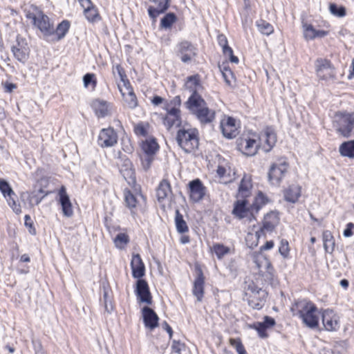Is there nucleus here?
<instances>
[{"label": "nucleus", "instance_id": "1", "mask_svg": "<svg viewBox=\"0 0 354 354\" xmlns=\"http://www.w3.org/2000/svg\"><path fill=\"white\" fill-rule=\"evenodd\" d=\"M185 105L202 124H209L215 118L214 111L209 109L206 102L196 92L192 93Z\"/></svg>", "mask_w": 354, "mask_h": 354}, {"label": "nucleus", "instance_id": "2", "mask_svg": "<svg viewBox=\"0 0 354 354\" xmlns=\"http://www.w3.org/2000/svg\"><path fill=\"white\" fill-rule=\"evenodd\" d=\"M294 316L299 317L303 323L310 328L319 325V312L317 306L310 300L297 301L291 308Z\"/></svg>", "mask_w": 354, "mask_h": 354}, {"label": "nucleus", "instance_id": "3", "mask_svg": "<svg viewBox=\"0 0 354 354\" xmlns=\"http://www.w3.org/2000/svg\"><path fill=\"white\" fill-rule=\"evenodd\" d=\"M333 127L339 135L349 138L354 129V113L337 112L334 116Z\"/></svg>", "mask_w": 354, "mask_h": 354}, {"label": "nucleus", "instance_id": "4", "mask_svg": "<svg viewBox=\"0 0 354 354\" xmlns=\"http://www.w3.org/2000/svg\"><path fill=\"white\" fill-rule=\"evenodd\" d=\"M176 140L178 145L187 153L194 151L198 146V139L195 129H179Z\"/></svg>", "mask_w": 354, "mask_h": 354}, {"label": "nucleus", "instance_id": "5", "mask_svg": "<svg viewBox=\"0 0 354 354\" xmlns=\"http://www.w3.org/2000/svg\"><path fill=\"white\" fill-rule=\"evenodd\" d=\"M176 54L182 62L188 64L197 55V48L191 41L183 40L176 44Z\"/></svg>", "mask_w": 354, "mask_h": 354}, {"label": "nucleus", "instance_id": "6", "mask_svg": "<svg viewBox=\"0 0 354 354\" xmlns=\"http://www.w3.org/2000/svg\"><path fill=\"white\" fill-rule=\"evenodd\" d=\"M0 191L6 198L8 205L17 214L21 213V205L17 203V196L11 186L4 179L0 178Z\"/></svg>", "mask_w": 354, "mask_h": 354}, {"label": "nucleus", "instance_id": "7", "mask_svg": "<svg viewBox=\"0 0 354 354\" xmlns=\"http://www.w3.org/2000/svg\"><path fill=\"white\" fill-rule=\"evenodd\" d=\"M288 163L283 159L273 163L268 172V179L271 184L278 185L284 177L288 169Z\"/></svg>", "mask_w": 354, "mask_h": 354}, {"label": "nucleus", "instance_id": "8", "mask_svg": "<svg viewBox=\"0 0 354 354\" xmlns=\"http://www.w3.org/2000/svg\"><path fill=\"white\" fill-rule=\"evenodd\" d=\"M118 136L113 128L109 127L100 130L97 145L102 148L112 147L118 143Z\"/></svg>", "mask_w": 354, "mask_h": 354}, {"label": "nucleus", "instance_id": "9", "mask_svg": "<svg viewBox=\"0 0 354 354\" xmlns=\"http://www.w3.org/2000/svg\"><path fill=\"white\" fill-rule=\"evenodd\" d=\"M315 68L319 79L327 80L335 77V69L329 60L322 58L317 59L315 62Z\"/></svg>", "mask_w": 354, "mask_h": 354}, {"label": "nucleus", "instance_id": "10", "mask_svg": "<svg viewBox=\"0 0 354 354\" xmlns=\"http://www.w3.org/2000/svg\"><path fill=\"white\" fill-rule=\"evenodd\" d=\"M237 149L244 155L254 156L257 151L259 144L255 139L249 138H240L236 141Z\"/></svg>", "mask_w": 354, "mask_h": 354}, {"label": "nucleus", "instance_id": "11", "mask_svg": "<svg viewBox=\"0 0 354 354\" xmlns=\"http://www.w3.org/2000/svg\"><path fill=\"white\" fill-rule=\"evenodd\" d=\"M232 214L239 219L254 217V212L251 211V205L248 206L247 199L236 198L234 203Z\"/></svg>", "mask_w": 354, "mask_h": 354}, {"label": "nucleus", "instance_id": "12", "mask_svg": "<svg viewBox=\"0 0 354 354\" xmlns=\"http://www.w3.org/2000/svg\"><path fill=\"white\" fill-rule=\"evenodd\" d=\"M189 189L190 199L194 203H198L203 198L206 188L201 180L196 178L189 183Z\"/></svg>", "mask_w": 354, "mask_h": 354}, {"label": "nucleus", "instance_id": "13", "mask_svg": "<svg viewBox=\"0 0 354 354\" xmlns=\"http://www.w3.org/2000/svg\"><path fill=\"white\" fill-rule=\"evenodd\" d=\"M135 292L140 302L151 304L152 297L148 283L145 279H138Z\"/></svg>", "mask_w": 354, "mask_h": 354}, {"label": "nucleus", "instance_id": "14", "mask_svg": "<svg viewBox=\"0 0 354 354\" xmlns=\"http://www.w3.org/2000/svg\"><path fill=\"white\" fill-rule=\"evenodd\" d=\"M121 161L119 166L120 174L129 185H133L136 183V176L131 161L127 158H122Z\"/></svg>", "mask_w": 354, "mask_h": 354}, {"label": "nucleus", "instance_id": "15", "mask_svg": "<svg viewBox=\"0 0 354 354\" xmlns=\"http://www.w3.org/2000/svg\"><path fill=\"white\" fill-rule=\"evenodd\" d=\"M34 26L41 32L45 37L51 36L55 33L53 25L50 23L49 17L41 11H39V17Z\"/></svg>", "mask_w": 354, "mask_h": 354}, {"label": "nucleus", "instance_id": "16", "mask_svg": "<svg viewBox=\"0 0 354 354\" xmlns=\"http://www.w3.org/2000/svg\"><path fill=\"white\" fill-rule=\"evenodd\" d=\"M322 324L325 330L336 331L339 328V322L337 315L332 310H324L322 313Z\"/></svg>", "mask_w": 354, "mask_h": 354}, {"label": "nucleus", "instance_id": "17", "mask_svg": "<svg viewBox=\"0 0 354 354\" xmlns=\"http://www.w3.org/2000/svg\"><path fill=\"white\" fill-rule=\"evenodd\" d=\"M252 187L253 185L251 176L248 174H244L239 185L236 198L247 199L250 197L252 195Z\"/></svg>", "mask_w": 354, "mask_h": 354}, {"label": "nucleus", "instance_id": "18", "mask_svg": "<svg viewBox=\"0 0 354 354\" xmlns=\"http://www.w3.org/2000/svg\"><path fill=\"white\" fill-rule=\"evenodd\" d=\"M220 127L224 137L228 139L234 138L238 134V129L236 127V120L232 117H227L221 122Z\"/></svg>", "mask_w": 354, "mask_h": 354}, {"label": "nucleus", "instance_id": "19", "mask_svg": "<svg viewBox=\"0 0 354 354\" xmlns=\"http://www.w3.org/2000/svg\"><path fill=\"white\" fill-rule=\"evenodd\" d=\"M279 216L277 213L274 212H271L268 213L265 216L263 222V225L261 227L260 230L256 232L258 238L260 237L261 234L264 233V232H271L273 231L276 225L279 222Z\"/></svg>", "mask_w": 354, "mask_h": 354}, {"label": "nucleus", "instance_id": "20", "mask_svg": "<svg viewBox=\"0 0 354 354\" xmlns=\"http://www.w3.org/2000/svg\"><path fill=\"white\" fill-rule=\"evenodd\" d=\"M58 196L59 203L62 206L64 216L66 217H71L73 214V210L69 196L66 193V189L64 186L60 187Z\"/></svg>", "mask_w": 354, "mask_h": 354}, {"label": "nucleus", "instance_id": "21", "mask_svg": "<svg viewBox=\"0 0 354 354\" xmlns=\"http://www.w3.org/2000/svg\"><path fill=\"white\" fill-rule=\"evenodd\" d=\"M205 277L201 268L197 269V277L194 281L193 295L198 301H201L204 296Z\"/></svg>", "mask_w": 354, "mask_h": 354}, {"label": "nucleus", "instance_id": "22", "mask_svg": "<svg viewBox=\"0 0 354 354\" xmlns=\"http://www.w3.org/2000/svg\"><path fill=\"white\" fill-rule=\"evenodd\" d=\"M132 276L135 279H140L145 274V266L140 254H133L131 261Z\"/></svg>", "mask_w": 354, "mask_h": 354}, {"label": "nucleus", "instance_id": "23", "mask_svg": "<svg viewBox=\"0 0 354 354\" xmlns=\"http://www.w3.org/2000/svg\"><path fill=\"white\" fill-rule=\"evenodd\" d=\"M145 326L150 330L154 329L158 325V317L155 311L148 306L142 310Z\"/></svg>", "mask_w": 354, "mask_h": 354}, {"label": "nucleus", "instance_id": "24", "mask_svg": "<svg viewBox=\"0 0 354 354\" xmlns=\"http://www.w3.org/2000/svg\"><path fill=\"white\" fill-rule=\"evenodd\" d=\"M79 1L84 9V15L88 21L93 23L100 20V16L91 0H79Z\"/></svg>", "mask_w": 354, "mask_h": 354}, {"label": "nucleus", "instance_id": "25", "mask_svg": "<svg viewBox=\"0 0 354 354\" xmlns=\"http://www.w3.org/2000/svg\"><path fill=\"white\" fill-rule=\"evenodd\" d=\"M91 105L98 118H104L109 114L111 104L106 100L95 99L91 102Z\"/></svg>", "mask_w": 354, "mask_h": 354}, {"label": "nucleus", "instance_id": "26", "mask_svg": "<svg viewBox=\"0 0 354 354\" xmlns=\"http://www.w3.org/2000/svg\"><path fill=\"white\" fill-rule=\"evenodd\" d=\"M218 45L222 48L223 53L225 56L229 57L231 62L234 64L239 63V59L234 55L233 50L228 45L227 39L223 34H219L217 37Z\"/></svg>", "mask_w": 354, "mask_h": 354}, {"label": "nucleus", "instance_id": "27", "mask_svg": "<svg viewBox=\"0 0 354 354\" xmlns=\"http://www.w3.org/2000/svg\"><path fill=\"white\" fill-rule=\"evenodd\" d=\"M260 295H250L248 299V305L253 309L260 310L265 305L267 292L264 290H258Z\"/></svg>", "mask_w": 354, "mask_h": 354}, {"label": "nucleus", "instance_id": "28", "mask_svg": "<svg viewBox=\"0 0 354 354\" xmlns=\"http://www.w3.org/2000/svg\"><path fill=\"white\" fill-rule=\"evenodd\" d=\"M301 187L299 185H291L284 190V198L286 201L295 203L301 196Z\"/></svg>", "mask_w": 354, "mask_h": 354}, {"label": "nucleus", "instance_id": "29", "mask_svg": "<svg viewBox=\"0 0 354 354\" xmlns=\"http://www.w3.org/2000/svg\"><path fill=\"white\" fill-rule=\"evenodd\" d=\"M27 194V200L28 201L30 207L39 205L41 201L48 194V192H45L43 189H39L37 192H33L30 194L23 193L21 197H24Z\"/></svg>", "mask_w": 354, "mask_h": 354}, {"label": "nucleus", "instance_id": "30", "mask_svg": "<svg viewBox=\"0 0 354 354\" xmlns=\"http://www.w3.org/2000/svg\"><path fill=\"white\" fill-rule=\"evenodd\" d=\"M171 194V185L169 181L163 179L160 181L157 189L156 195L159 202H162Z\"/></svg>", "mask_w": 354, "mask_h": 354}, {"label": "nucleus", "instance_id": "31", "mask_svg": "<svg viewBox=\"0 0 354 354\" xmlns=\"http://www.w3.org/2000/svg\"><path fill=\"white\" fill-rule=\"evenodd\" d=\"M339 152L343 157L354 159V140L342 142L339 147Z\"/></svg>", "mask_w": 354, "mask_h": 354}, {"label": "nucleus", "instance_id": "32", "mask_svg": "<svg viewBox=\"0 0 354 354\" xmlns=\"http://www.w3.org/2000/svg\"><path fill=\"white\" fill-rule=\"evenodd\" d=\"M158 148V144L155 138L147 139L142 144V149L146 155L153 156Z\"/></svg>", "mask_w": 354, "mask_h": 354}, {"label": "nucleus", "instance_id": "33", "mask_svg": "<svg viewBox=\"0 0 354 354\" xmlns=\"http://www.w3.org/2000/svg\"><path fill=\"white\" fill-rule=\"evenodd\" d=\"M268 198L261 192L254 197V201L251 205V211L254 214L258 213L259 209L268 203Z\"/></svg>", "mask_w": 354, "mask_h": 354}, {"label": "nucleus", "instance_id": "34", "mask_svg": "<svg viewBox=\"0 0 354 354\" xmlns=\"http://www.w3.org/2000/svg\"><path fill=\"white\" fill-rule=\"evenodd\" d=\"M11 52L14 57L22 64H25L28 58L30 55V48H17L15 47H11Z\"/></svg>", "mask_w": 354, "mask_h": 354}, {"label": "nucleus", "instance_id": "35", "mask_svg": "<svg viewBox=\"0 0 354 354\" xmlns=\"http://www.w3.org/2000/svg\"><path fill=\"white\" fill-rule=\"evenodd\" d=\"M263 137L265 138L264 142L267 145V147H264V150L268 152L274 146L277 142V136L271 129L268 128L265 131Z\"/></svg>", "mask_w": 354, "mask_h": 354}, {"label": "nucleus", "instance_id": "36", "mask_svg": "<svg viewBox=\"0 0 354 354\" xmlns=\"http://www.w3.org/2000/svg\"><path fill=\"white\" fill-rule=\"evenodd\" d=\"M181 123V115H165L163 118V124L167 130H170L173 127H179Z\"/></svg>", "mask_w": 354, "mask_h": 354}, {"label": "nucleus", "instance_id": "37", "mask_svg": "<svg viewBox=\"0 0 354 354\" xmlns=\"http://www.w3.org/2000/svg\"><path fill=\"white\" fill-rule=\"evenodd\" d=\"M322 239L324 247L326 252L332 253L334 250L335 241L334 237L329 230L323 232Z\"/></svg>", "mask_w": 354, "mask_h": 354}, {"label": "nucleus", "instance_id": "38", "mask_svg": "<svg viewBox=\"0 0 354 354\" xmlns=\"http://www.w3.org/2000/svg\"><path fill=\"white\" fill-rule=\"evenodd\" d=\"M175 223H176V230L178 232H179L180 234H183V233L188 232L189 228L187 225V223L183 219V216L180 213L178 209L176 210Z\"/></svg>", "mask_w": 354, "mask_h": 354}, {"label": "nucleus", "instance_id": "39", "mask_svg": "<svg viewBox=\"0 0 354 354\" xmlns=\"http://www.w3.org/2000/svg\"><path fill=\"white\" fill-rule=\"evenodd\" d=\"M185 86L189 89L192 93H197L198 88L201 87L200 77L198 75L189 76L185 82Z\"/></svg>", "mask_w": 354, "mask_h": 354}, {"label": "nucleus", "instance_id": "40", "mask_svg": "<svg viewBox=\"0 0 354 354\" xmlns=\"http://www.w3.org/2000/svg\"><path fill=\"white\" fill-rule=\"evenodd\" d=\"M69 28L70 22L67 20H64L59 24L54 33L56 35V39L58 41L63 39L68 32Z\"/></svg>", "mask_w": 354, "mask_h": 354}, {"label": "nucleus", "instance_id": "41", "mask_svg": "<svg viewBox=\"0 0 354 354\" xmlns=\"http://www.w3.org/2000/svg\"><path fill=\"white\" fill-rule=\"evenodd\" d=\"M211 251L215 253L218 259H221L224 256L230 253V249L223 244L214 243L211 248Z\"/></svg>", "mask_w": 354, "mask_h": 354}, {"label": "nucleus", "instance_id": "42", "mask_svg": "<svg viewBox=\"0 0 354 354\" xmlns=\"http://www.w3.org/2000/svg\"><path fill=\"white\" fill-rule=\"evenodd\" d=\"M258 30L266 35H270L274 31L273 26L268 21L259 19L256 22Z\"/></svg>", "mask_w": 354, "mask_h": 354}, {"label": "nucleus", "instance_id": "43", "mask_svg": "<svg viewBox=\"0 0 354 354\" xmlns=\"http://www.w3.org/2000/svg\"><path fill=\"white\" fill-rule=\"evenodd\" d=\"M177 20L176 15L173 12L166 14L160 21V26L164 28H169Z\"/></svg>", "mask_w": 354, "mask_h": 354}, {"label": "nucleus", "instance_id": "44", "mask_svg": "<svg viewBox=\"0 0 354 354\" xmlns=\"http://www.w3.org/2000/svg\"><path fill=\"white\" fill-rule=\"evenodd\" d=\"M124 201L127 207L129 209L135 208L137 205V199L132 192L129 189H125L124 192Z\"/></svg>", "mask_w": 354, "mask_h": 354}, {"label": "nucleus", "instance_id": "45", "mask_svg": "<svg viewBox=\"0 0 354 354\" xmlns=\"http://www.w3.org/2000/svg\"><path fill=\"white\" fill-rule=\"evenodd\" d=\"M129 242V236L125 233H119L114 239L115 245L118 248H123Z\"/></svg>", "mask_w": 354, "mask_h": 354}, {"label": "nucleus", "instance_id": "46", "mask_svg": "<svg viewBox=\"0 0 354 354\" xmlns=\"http://www.w3.org/2000/svg\"><path fill=\"white\" fill-rule=\"evenodd\" d=\"M304 36L306 40H313L315 39L316 29L311 24H303Z\"/></svg>", "mask_w": 354, "mask_h": 354}, {"label": "nucleus", "instance_id": "47", "mask_svg": "<svg viewBox=\"0 0 354 354\" xmlns=\"http://www.w3.org/2000/svg\"><path fill=\"white\" fill-rule=\"evenodd\" d=\"M149 125L148 123H144L142 122H140L134 125L133 131L134 133L137 136H147L148 132L147 129L149 128Z\"/></svg>", "mask_w": 354, "mask_h": 354}, {"label": "nucleus", "instance_id": "48", "mask_svg": "<svg viewBox=\"0 0 354 354\" xmlns=\"http://www.w3.org/2000/svg\"><path fill=\"white\" fill-rule=\"evenodd\" d=\"M329 10L335 16L342 17L346 15V9L344 6H338L335 3H330Z\"/></svg>", "mask_w": 354, "mask_h": 354}, {"label": "nucleus", "instance_id": "49", "mask_svg": "<svg viewBox=\"0 0 354 354\" xmlns=\"http://www.w3.org/2000/svg\"><path fill=\"white\" fill-rule=\"evenodd\" d=\"M124 100L130 109H134L138 105L137 97L131 89L128 91Z\"/></svg>", "mask_w": 354, "mask_h": 354}, {"label": "nucleus", "instance_id": "50", "mask_svg": "<svg viewBox=\"0 0 354 354\" xmlns=\"http://www.w3.org/2000/svg\"><path fill=\"white\" fill-rule=\"evenodd\" d=\"M230 344L235 348L238 354H247V352L245 349L244 346L243 345L241 339L239 338H230Z\"/></svg>", "mask_w": 354, "mask_h": 354}, {"label": "nucleus", "instance_id": "51", "mask_svg": "<svg viewBox=\"0 0 354 354\" xmlns=\"http://www.w3.org/2000/svg\"><path fill=\"white\" fill-rule=\"evenodd\" d=\"M250 328L257 330L259 337L264 338L268 336L266 333L267 328L262 324V322H255L250 326Z\"/></svg>", "mask_w": 354, "mask_h": 354}, {"label": "nucleus", "instance_id": "52", "mask_svg": "<svg viewBox=\"0 0 354 354\" xmlns=\"http://www.w3.org/2000/svg\"><path fill=\"white\" fill-rule=\"evenodd\" d=\"M167 10V3L165 4L164 7H162V10H158L157 8H154L153 6H149L148 8V13L150 17V18L153 19V20H156L157 17L164 13Z\"/></svg>", "mask_w": 354, "mask_h": 354}, {"label": "nucleus", "instance_id": "53", "mask_svg": "<svg viewBox=\"0 0 354 354\" xmlns=\"http://www.w3.org/2000/svg\"><path fill=\"white\" fill-rule=\"evenodd\" d=\"M11 47L17 48H29L27 41L25 38L21 37L20 35H17L15 42Z\"/></svg>", "mask_w": 354, "mask_h": 354}, {"label": "nucleus", "instance_id": "54", "mask_svg": "<svg viewBox=\"0 0 354 354\" xmlns=\"http://www.w3.org/2000/svg\"><path fill=\"white\" fill-rule=\"evenodd\" d=\"M279 252L284 258L288 257L289 254V247L288 242L286 240L282 239L281 241Z\"/></svg>", "mask_w": 354, "mask_h": 354}, {"label": "nucleus", "instance_id": "55", "mask_svg": "<svg viewBox=\"0 0 354 354\" xmlns=\"http://www.w3.org/2000/svg\"><path fill=\"white\" fill-rule=\"evenodd\" d=\"M83 82L85 87H88L91 84H92L93 86L95 87L96 85L95 75L93 73H86L83 77Z\"/></svg>", "mask_w": 354, "mask_h": 354}, {"label": "nucleus", "instance_id": "56", "mask_svg": "<svg viewBox=\"0 0 354 354\" xmlns=\"http://www.w3.org/2000/svg\"><path fill=\"white\" fill-rule=\"evenodd\" d=\"M185 345L183 343H181L180 341L174 340L171 344V351L172 352L181 354V351L185 349Z\"/></svg>", "mask_w": 354, "mask_h": 354}, {"label": "nucleus", "instance_id": "57", "mask_svg": "<svg viewBox=\"0 0 354 354\" xmlns=\"http://www.w3.org/2000/svg\"><path fill=\"white\" fill-rule=\"evenodd\" d=\"M103 299L104 301V308L105 310L108 313H111L113 310V306L112 304L111 301L109 298L108 292L106 291L104 292Z\"/></svg>", "mask_w": 354, "mask_h": 354}, {"label": "nucleus", "instance_id": "58", "mask_svg": "<svg viewBox=\"0 0 354 354\" xmlns=\"http://www.w3.org/2000/svg\"><path fill=\"white\" fill-rule=\"evenodd\" d=\"M164 109L167 111L166 115H181V111L178 107L170 106L169 105L165 104Z\"/></svg>", "mask_w": 354, "mask_h": 354}, {"label": "nucleus", "instance_id": "59", "mask_svg": "<svg viewBox=\"0 0 354 354\" xmlns=\"http://www.w3.org/2000/svg\"><path fill=\"white\" fill-rule=\"evenodd\" d=\"M221 71H222L223 77L226 84L228 85H231V81H230V77H233L232 72L230 69L227 68V67H225V66L223 67V69L221 68Z\"/></svg>", "mask_w": 354, "mask_h": 354}, {"label": "nucleus", "instance_id": "60", "mask_svg": "<svg viewBox=\"0 0 354 354\" xmlns=\"http://www.w3.org/2000/svg\"><path fill=\"white\" fill-rule=\"evenodd\" d=\"M153 156L146 155V156L144 158H142V162L143 168L145 170H147L153 161Z\"/></svg>", "mask_w": 354, "mask_h": 354}, {"label": "nucleus", "instance_id": "61", "mask_svg": "<svg viewBox=\"0 0 354 354\" xmlns=\"http://www.w3.org/2000/svg\"><path fill=\"white\" fill-rule=\"evenodd\" d=\"M262 324L268 328L273 326L275 325L276 322L274 318L269 317V316H265L264 320L262 322Z\"/></svg>", "mask_w": 354, "mask_h": 354}, {"label": "nucleus", "instance_id": "62", "mask_svg": "<svg viewBox=\"0 0 354 354\" xmlns=\"http://www.w3.org/2000/svg\"><path fill=\"white\" fill-rule=\"evenodd\" d=\"M165 104L169 105L170 106L178 107L180 109L181 105V100L180 96H175L169 102H167Z\"/></svg>", "mask_w": 354, "mask_h": 354}, {"label": "nucleus", "instance_id": "63", "mask_svg": "<svg viewBox=\"0 0 354 354\" xmlns=\"http://www.w3.org/2000/svg\"><path fill=\"white\" fill-rule=\"evenodd\" d=\"M354 228V223H348L346 225L345 230H344L343 235L345 237H350L353 235V229Z\"/></svg>", "mask_w": 354, "mask_h": 354}, {"label": "nucleus", "instance_id": "64", "mask_svg": "<svg viewBox=\"0 0 354 354\" xmlns=\"http://www.w3.org/2000/svg\"><path fill=\"white\" fill-rule=\"evenodd\" d=\"M115 69L116 70L118 75L120 77L121 81L125 83V79L127 78V75H125L124 71L122 67L118 64L115 66Z\"/></svg>", "mask_w": 354, "mask_h": 354}]
</instances>
